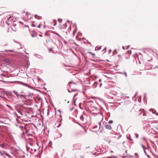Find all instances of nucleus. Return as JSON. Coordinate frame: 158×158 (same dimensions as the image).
<instances>
[{"label": "nucleus", "instance_id": "nucleus-31", "mask_svg": "<svg viewBox=\"0 0 158 158\" xmlns=\"http://www.w3.org/2000/svg\"><path fill=\"white\" fill-rule=\"evenodd\" d=\"M137 153L135 154V155H137Z\"/></svg>", "mask_w": 158, "mask_h": 158}, {"label": "nucleus", "instance_id": "nucleus-5", "mask_svg": "<svg viewBox=\"0 0 158 158\" xmlns=\"http://www.w3.org/2000/svg\"><path fill=\"white\" fill-rule=\"evenodd\" d=\"M43 26L44 29L45 28V21H43V22H41L40 24H38L37 26V27L38 28H40L41 26Z\"/></svg>", "mask_w": 158, "mask_h": 158}, {"label": "nucleus", "instance_id": "nucleus-17", "mask_svg": "<svg viewBox=\"0 0 158 158\" xmlns=\"http://www.w3.org/2000/svg\"><path fill=\"white\" fill-rule=\"evenodd\" d=\"M58 21L59 22L61 23L62 21V19H58Z\"/></svg>", "mask_w": 158, "mask_h": 158}, {"label": "nucleus", "instance_id": "nucleus-25", "mask_svg": "<svg viewBox=\"0 0 158 158\" xmlns=\"http://www.w3.org/2000/svg\"><path fill=\"white\" fill-rule=\"evenodd\" d=\"M99 127H100V125H101V123H99Z\"/></svg>", "mask_w": 158, "mask_h": 158}, {"label": "nucleus", "instance_id": "nucleus-7", "mask_svg": "<svg viewBox=\"0 0 158 158\" xmlns=\"http://www.w3.org/2000/svg\"><path fill=\"white\" fill-rule=\"evenodd\" d=\"M140 112H141L139 114V116H141L142 114L143 116L146 115V112L143 109L142 110H141Z\"/></svg>", "mask_w": 158, "mask_h": 158}, {"label": "nucleus", "instance_id": "nucleus-4", "mask_svg": "<svg viewBox=\"0 0 158 158\" xmlns=\"http://www.w3.org/2000/svg\"><path fill=\"white\" fill-rule=\"evenodd\" d=\"M60 33L63 36L65 37V38L66 37L67 35L68 34V33L66 31V30L65 28L64 29V31H63L61 30L60 31Z\"/></svg>", "mask_w": 158, "mask_h": 158}, {"label": "nucleus", "instance_id": "nucleus-14", "mask_svg": "<svg viewBox=\"0 0 158 158\" xmlns=\"http://www.w3.org/2000/svg\"><path fill=\"white\" fill-rule=\"evenodd\" d=\"M59 117L60 118H59V119L60 120V121H61L62 120V119L61 118V115L60 114L59 115Z\"/></svg>", "mask_w": 158, "mask_h": 158}, {"label": "nucleus", "instance_id": "nucleus-22", "mask_svg": "<svg viewBox=\"0 0 158 158\" xmlns=\"http://www.w3.org/2000/svg\"><path fill=\"white\" fill-rule=\"evenodd\" d=\"M35 17L36 18H37V15H35Z\"/></svg>", "mask_w": 158, "mask_h": 158}, {"label": "nucleus", "instance_id": "nucleus-13", "mask_svg": "<svg viewBox=\"0 0 158 158\" xmlns=\"http://www.w3.org/2000/svg\"><path fill=\"white\" fill-rule=\"evenodd\" d=\"M33 27H35L36 26V25H35V22L32 23L31 25Z\"/></svg>", "mask_w": 158, "mask_h": 158}, {"label": "nucleus", "instance_id": "nucleus-24", "mask_svg": "<svg viewBox=\"0 0 158 158\" xmlns=\"http://www.w3.org/2000/svg\"><path fill=\"white\" fill-rule=\"evenodd\" d=\"M6 23H7L8 25H9V23H8L7 22V21H6Z\"/></svg>", "mask_w": 158, "mask_h": 158}, {"label": "nucleus", "instance_id": "nucleus-19", "mask_svg": "<svg viewBox=\"0 0 158 158\" xmlns=\"http://www.w3.org/2000/svg\"><path fill=\"white\" fill-rule=\"evenodd\" d=\"M124 75L126 77H127V74L126 73V72H124Z\"/></svg>", "mask_w": 158, "mask_h": 158}, {"label": "nucleus", "instance_id": "nucleus-8", "mask_svg": "<svg viewBox=\"0 0 158 158\" xmlns=\"http://www.w3.org/2000/svg\"><path fill=\"white\" fill-rule=\"evenodd\" d=\"M105 127L108 130H111L112 129L111 126L110 125H106L105 126Z\"/></svg>", "mask_w": 158, "mask_h": 158}, {"label": "nucleus", "instance_id": "nucleus-9", "mask_svg": "<svg viewBox=\"0 0 158 158\" xmlns=\"http://www.w3.org/2000/svg\"><path fill=\"white\" fill-rule=\"evenodd\" d=\"M4 61L5 62L8 63H10V61L9 60L7 59H4Z\"/></svg>", "mask_w": 158, "mask_h": 158}, {"label": "nucleus", "instance_id": "nucleus-20", "mask_svg": "<svg viewBox=\"0 0 158 158\" xmlns=\"http://www.w3.org/2000/svg\"><path fill=\"white\" fill-rule=\"evenodd\" d=\"M54 25H55L56 24V21L55 20H54Z\"/></svg>", "mask_w": 158, "mask_h": 158}, {"label": "nucleus", "instance_id": "nucleus-26", "mask_svg": "<svg viewBox=\"0 0 158 158\" xmlns=\"http://www.w3.org/2000/svg\"><path fill=\"white\" fill-rule=\"evenodd\" d=\"M101 79H100L99 80V81L101 82Z\"/></svg>", "mask_w": 158, "mask_h": 158}, {"label": "nucleus", "instance_id": "nucleus-27", "mask_svg": "<svg viewBox=\"0 0 158 158\" xmlns=\"http://www.w3.org/2000/svg\"><path fill=\"white\" fill-rule=\"evenodd\" d=\"M89 43L90 45H91V43H90L89 42Z\"/></svg>", "mask_w": 158, "mask_h": 158}, {"label": "nucleus", "instance_id": "nucleus-2", "mask_svg": "<svg viewBox=\"0 0 158 158\" xmlns=\"http://www.w3.org/2000/svg\"><path fill=\"white\" fill-rule=\"evenodd\" d=\"M69 88L71 90L69 89L68 90L69 92L72 91H76V87L77 86V83H74L72 81L70 82L69 83Z\"/></svg>", "mask_w": 158, "mask_h": 158}, {"label": "nucleus", "instance_id": "nucleus-3", "mask_svg": "<svg viewBox=\"0 0 158 158\" xmlns=\"http://www.w3.org/2000/svg\"><path fill=\"white\" fill-rule=\"evenodd\" d=\"M0 154L3 156L4 157H5L4 156V155H5L9 158H11L10 156L5 151H3L2 152L0 151Z\"/></svg>", "mask_w": 158, "mask_h": 158}, {"label": "nucleus", "instance_id": "nucleus-12", "mask_svg": "<svg viewBox=\"0 0 158 158\" xmlns=\"http://www.w3.org/2000/svg\"><path fill=\"white\" fill-rule=\"evenodd\" d=\"M0 146L3 148H4L5 147V145L4 144H0Z\"/></svg>", "mask_w": 158, "mask_h": 158}, {"label": "nucleus", "instance_id": "nucleus-30", "mask_svg": "<svg viewBox=\"0 0 158 158\" xmlns=\"http://www.w3.org/2000/svg\"><path fill=\"white\" fill-rule=\"evenodd\" d=\"M100 86H101V85H102V84H100Z\"/></svg>", "mask_w": 158, "mask_h": 158}, {"label": "nucleus", "instance_id": "nucleus-28", "mask_svg": "<svg viewBox=\"0 0 158 158\" xmlns=\"http://www.w3.org/2000/svg\"><path fill=\"white\" fill-rule=\"evenodd\" d=\"M10 51L11 52H13V51H11V50H10Z\"/></svg>", "mask_w": 158, "mask_h": 158}, {"label": "nucleus", "instance_id": "nucleus-1", "mask_svg": "<svg viewBox=\"0 0 158 158\" xmlns=\"http://www.w3.org/2000/svg\"><path fill=\"white\" fill-rule=\"evenodd\" d=\"M86 106L90 112L94 114H96L97 110L96 108L94 106V104L93 102H87Z\"/></svg>", "mask_w": 158, "mask_h": 158}, {"label": "nucleus", "instance_id": "nucleus-10", "mask_svg": "<svg viewBox=\"0 0 158 158\" xmlns=\"http://www.w3.org/2000/svg\"><path fill=\"white\" fill-rule=\"evenodd\" d=\"M31 35L32 37H36L37 36V34L35 33L34 32H33V33H32Z\"/></svg>", "mask_w": 158, "mask_h": 158}, {"label": "nucleus", "instance_id": "nucleus-15", "mask_svg": "<svg viewBox=\"0 0 158 158\" xmlns=\"http://www.w3.org/2000/svg\"><path fill=\"white\" fill-rule=\"evenodd\" d=\"M11 17L10 16V17L9 18H8L7 19V21H11L12 20V19H11Z\"/></svg>", "mask_w": 158, "mask_h": 158}, {"label": "nucleus", "instance_id": "nucleus-11", "mask_svg": "<svg viewBox=\"0 0 158 158\" xmlns=\"http://www.w3.org/2000/svg\"><path fill=\"white\" fill-rule=\"evenodd\" d=\"M89 53L91 54L92 55L93 57L94 58H95L96 56L95 55V54L90 52H89Z\"/></svg>", "mask_w": 158, "mask_h": 158}, {"label": "nucleus", "instance_id": "nucleus-29", "mask_svg": "<svg viewBox=\"0 0 158 158\" xmlns=\"http://www.w3.org/2000/svg\"><path fill=\"white\" fill-rule=\"evenodd\" d=\"M138 135H136V137L137 138V137H138Z\"/></svg>", "mask_w": 158, "mask_h": 158}, {"label": "nucleus", "instance_id": "nucleus-6", "mask_svg": "<svg viewBox=\"0 0 158 158\" xmlns=\"http://www.w3.org/2000/svg\"><path fill=\"white\" fill-rule=\"evenodd\" d=\"M86 115H82L80 116V119L82 121H87L86 119Z\"/></svg>", "mask_w": 158, "mask_h": 158}, {"label": "nucleus", "instance_id": "nucleus-16", "mask_svg": "<svg viewBox=\"0 0 158 158\" xmlns=\"http://www.w3.org/2000/svg\"><path fill=\"white\" fill-rule=\"evenodd\" d=\"M135 111L134 110H132L131 112L132 113V114L133 115H135Z\"/></svg>", "mask_w": 158, "mask_h": 158}, {"label": "nucleus", "instance_id": "nucleus-21", "mask_svg": "<svg viewBox=\"0 0 158 158\" xmlns=\"http://www.w3.org/2000/svg\"><path fill=\"white\" fill-rule=\"evenodd\" d=\"M49 52H50V51H52H52H53V50H52V49H50L49 50Z\"/></svg>", "mask_w": 158, "mask_h": 158}, {"label": "nucleus", "instance_id": "nucleus-18", "mask_svg": "<svg viewBox=\"0 0 158 158\" xmlns=\"http://www.w3.org/2000/svg\"><path fill=\"white\" fill-rule=\"evenodd\" d=\"M113 121L112 120H110L109 121V123H113Z\"/></svg>", "mask_w": 158, "mask_h": 158}, {"label": "nucleus", "instance_id": "nucleus-23", "mask_svg": "<svg viewBox=\"0 0 158 158\" xmlns=\"http://www.w3.org/2000/svg\"><path fill=\"white\" fill-rule=\"evenodd\" d=\"M52 142L51 141H50L49 142V145H52Z\"/></svg>", "mask_w": 158, "mask_h": 158}]
</instances>
